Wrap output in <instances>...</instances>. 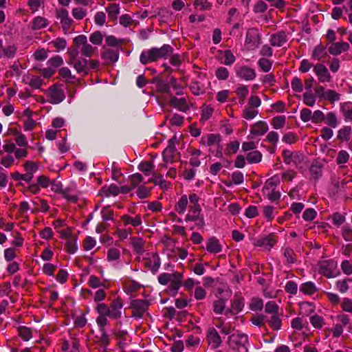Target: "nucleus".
Returning a JSON list of instances; mask_svg holds the SVG:
<instances>
[{"label": "nucleus", "instance_id": "obj_1", "mask_svg": "<svg viewBox=\"0 0 352 352\" xmlns=\"http://www.w3.org/2000/svg\"><path fill=\"white\" fill-rule=\"evenodd\" d=\"M173 52V48L168 44H164L161 47H153L141 53L140 61L146 65L160 59H166Z\"/></svg>", "mask_w": 352, "mask_h": 352}, {"label": "nucleus", "instance_id": "obj_2", "mask_svg": "<svg viewBox=\"0 0 352 352\" xmlns=\"http://www.w3.org/2000/svg\"><path fill=\"white\" fill-rule=\"evenodd\" d=\"M183 278L182 273L174 272L172 274L162 273L158 276V282L163 285L170 283L168 290L173 296H175L182 286V280Z\"/></svg>", "mask_w": 352, "mask_h": 352}, {"label": "nucleus", "instance_id": "obj_3", "mask_svg": "<svg viewBox=\"0 0 352 352\" xmlns=\"http://www.w3.org/2000/svg\"><path fill=\"white\" fill-rule=\"evenodd\" d=\"M69 60L68 64L72 65L78 74L82 77L89 74V67H88V60L84 58H79V52L78 49H69L68 50Z\"/></svg>", "mask_w": 352, "mask_h": 352}, {"label": "nucleus", "instance_id": "obj_4", "mask_svg": "<svg viewBox=\"0 0 352 352\" xmlns=\"http://www.w3.org/2000/svg\"><path fill=\"white\" fill-rule=\"evenodd\" d=\"M282 157L283 162L287 165H290L292 163L298 169H302L305 162V155L300 151H291L285 149L282 152Z\"/></svg>", "mask_w": 352, "mask_h": 352}, {"label": "nucleus", "instance_id": "obj_5", "mask_svg": "<svg viewBox=\"0 0 352 352\" xmlns=\"http://www.w3.org/2000/svg\"><path fill=\"white\" fill-rule=\"evenodd\" d=\"M230 347L237 352H248V337L244 333L232 334L228 337Z\"/></svg>", "mask_w": 352, "mask_h": 352}, {"label": "nucleus", "instance_id": "obj_6", "mask_svg": "<svg viewBox=\"0 0 352 352\" xmlns=\"http://www.w3.org/2000/svg\"><path fill=\"white\" fill-rule=\"evenodd\" d=\"M73 43L77 48L80 49L81 54L87 57H91L97 50L96 47L87 43V36L83 34L75 37Z\"/></svg>", "mask_w": 352, "mask_h": 352}, {"label": "nucleus", "instance_id": "obj_7", "mask_svg": "<svg viewBox=\"0 0 352 352\" xmlns=\"http://www.w3.org/2000/svg\"><path fill=\"white\" fill-rule=\"evenodd\" d=\"M45 94L50 98L49 102L53 104H58L65 98L64 90L56 84L50 87Z\"/></svg>", "mask_w": 352, "mask_h": 352}, {"label": "nucleus", "instance_id": "obj_8", "mask_svg": "<svg viewBox=\"0 0 352 352\" xmlns=\"http://www.w3.org/2000/svg\"><path fill=\"white\" fill-rule=\"evenodd\" d=\"M149 302L147 300H133L129 308L132 309V317L141 318L148 310Z\"/></svg>", "mask_w": 352, "mask_h": 352}, {"label": "nucleus", "instance_id": "obj_9", "mask_svg": "<svg viewBox=\"0 0 352 352\" xmlns=\"http://www.w3.org/2000/svg\"><path fill=\"white\" fill-rule=\"evenodd\" d=\"M120 50L118 48H107L103 46L101 52V58L104 60V65L111 66L118 61Z\"/></svg>", "mask_w": 352, "mask_h": 352}, {"label": "nucleus", "instance_id": "obj_10", "mask_svg": "<svg viewBox=\"0 0 352 352\" xmlns=\"http://www.w3.org/2000/svg\"><path fill=\"white\" fill-rule=\"evenodd\" d=\"M56 16L59 19L65 34L69 32L74 21L69 16L68 11L66 9H56Z\"/></svg>", "mask_w": 352, "mask_h": 352}, {"label": "nucleus", "instance_id": "obj_11", "mask_svg": "<svg viewBox=\"0 0 352 352\" xmlns=\"http://www.w3.org/2000/svg\"><path fill=\"white\" fill-rule=\"evenodd\" d=\"M124 302L121 297L118 296L109 305V317L113 320H118L122 317V309Z\"/></svg>", "mask_w": 352, "mask_h": 352}, {"label": "nucleus", "instance_id": "obj_12", "mask_svg": "<svg viewBox=\"0 0 352 352\" xmlns=\"http://www.w3.org/2000/svg\"><path fill=\"white\" fill-rule=\"evenodd\" d=\"M206 340L212 349L219 348L222 344L221 338L214 327H210L206 331Z\"/></svg>", "mask_w": 352, "mask_h": 352}, {"label": "nucleus", "instance_id": "obj_13", "mask_svg": "<svg viewBox=\"0 0 352 352\" xmlns=\"http://www.w3.org/2000/svg\"><path fill=\"white\" fill-rule=\"evenodd\" d=\"M173 140L174 138H172L169 140L168 146L162 153L163 160L165 163H173L179 157V153L173 144Z\"/></svg>", "mask_w": 352, "mask_h": 352}, {"label": "nucleus", "instance_id": "obj_14", "mask_svg": "<svg viewBox=\"0 0 352 352\" xmlns=\"http://www.w3.org/2000/svg\"><path fill=\"white\" fill-rule=\"evenodd\" d=\"M234 70L239 78L246 81L253 80L256 76L255 70L247 65L236 67Z\"/></svg>", "mask_w": 352, "mask_h": 352}, {"label": "nucleus", "instance_id": "obj_15", "mask_svg": "<svg viewBox=\"0 0 352 352\" xmlns=\"http://www.w3.org/2000/svg\"><path fill=\"white\" fill-rule=\"evenodd\" d=\"M245 43L250 48H256L261 43V35L256 28H250L247 31Z\"/></svg>", "mask_w": 352, "mask_h": 352}, {"label": "nucleus", "instance_id": "obj_16", "mask_svg": "<svg viewBox=\"0 0 352 352\" xmlns=\"http://www.w3.org/2000/svg\"><path fill=\"white\" fill-rule=\"evenodd\" d=\"M216 59L221 63L230 66L236 61V57L231 50H218Z\"/></svg>", "mask_w": 352, "mask_h": 352}, {"label": "nucleus", "instance_id": "obj_17", "mask_svg": "<svg viewBox=\"0 0 352 352\" xmlns=\"http://www.w3.org/2000/svg\"><path fill=\"white\" fill-rule=\"evenodd\" d=\"M314 72L318 78L320 82H330L331 76L327 68L322 64L318 63L314 66Z\"/></svg>", "mask_w": 352, "mask_h": 352}, {"label": "nucleus", "instance_id": "obj_18", "mask_svg": "<svg viewBox=\"0 0 352 352\" xmlns=\"http://www.w3.org/2000/svg\"><path fill=\"white\" fill-rule=\"evenodd\" d=\"M144 265L146 268L155 273L160 267V259L157 253L153 254L151 258H144Z\"/></svg>", "mask_w": 352, "mask_h": 352}, {"label": "nucleus", "instance_id": "obj_19", "mask_svg": "<svg viewBox=\"0 0 352 352\" xmlns=\"http://www.w3.org/2000/svg\"><path fill=\"white\" fill-rule=\"evenodd\" d=\"M277 242L274 234H270L267 236L257 239L254 243L256 246L264 247L266 249H271Z\"/></svg>", "mask_w": 352, "mask_h": 352}, {"label": "nucleus", "instance_id": "obj_20", "mask_svg": "<svg viewBox=\"0 0 352 352\" xmlns=\"http://www.w3.org/2000/svg\"><path fill=\"white\" fill-rule=\"evenodd\" d=\"M268 129L267 122L261 120L251 126L250 133L255 136H261L263 135Z\"/></svg>", "mask_w": 352, "mask_h": 352}, {"label": "nucleus", "instance_id": "obj_21", "mask_svg": "<svg viewBox=\"0 0 352 352\" xmlns=\"http://www.w3.org/2000/svg\"><path fill=\"white\" fill-rule=\"evenodd\" d=\"M287 41L285 32L280 31L271 35L270 43L272 46L280 47Z\"/></svg>", "mask_w": 352, "mask_h": 352}, {"label": "nucleus", "instance_id": "obj_22", "mask_svg": "<svg viewBox=\"0 0 352 352\" xmlns=\"http://www.w3.org/2000/svg\"><path fill=\"white\" fill-rule=\"evenodd\" d=\"M169 103L170 106L183 112H186L189 109L186 100L184 98H177L171 95Z\"/></svg>", "mask_w": 352, "mask_h": 352}, {"label": "nucleus", "instance_id": "obj_23", "mask_svg": "<svg viewBox=\"0 0 352 352\" xmlns=\"http://www.w3.org/2000/svg\"><path fill=\"white\" fill-rule=\"evenodd\" d=\"M206 250L210 253L217 254L221 252L222 246L219 239L215 236H212L206 242Z\"/></svg>", "mask_w": 352, "mask_h": 352}, {"label": "nucleus", "instance_id": "obj_24", "mask_svg": "<svg viewBox=\"0 0 352 352\" xmlns=\"http://www.w3.org/2000/svg\"><path fill=\"white\" fill-rule=\"evenodd\" d=\"M120 221L124 226L131 225L133 227H138L142 223V218L140 214H137L133 217L129 214H124L121 216Z\"/></svg>", "mask_w": 352, "mask_h": 352}, {"label": "nucleus", "instance_id": "obj_25", "mask_svg": "<svg viewBox=\"0 0 352 352\" xmlns=\"http://www.w3.org/2000/svg\"><path fill=\"white\" fill-rule=\"evenodd\" d=\"M311 178L317 181L322 175V165L318 161H314L309 167Z\"/></svg>", "mask_w": 352, "mask_h": 352}, {"label": "nucleus", "instance_id": "obj_26", "mask_svg": "<svg viewBox=\"0 0 352 352\" xmlns=\"http://www.w3.org/2000/svg\"><path fill=\"white\" fill-rule=\"evenodd\" d=\"M350 46L347 43H334L329 48V52L333 55H339L346 52Z\"/></svg>", "mask_w": 352, "mask_h": 352}, {"label": "nucleus", "instance_id": "obj_27", "mask_svg": "<svg viewBox=\"0 0 352 352\" xmlns=\"http://www.w3.org/2000/svg\"><path fill=\"white\" fill-rule=\"evenodd\" d=\"M328 56L326 47L320 44L315 47L311 54V58L317 60H323Z\"/></svg>", "mask_w": 352, "mask_h": 352}, {"label": "nucleus", "instance_id": "obj_28", "mask_svg": "<svg viewBox=\"0 0 352 352\" xmlns=\"http://www.w3.org/2000/svg\"><path fill=\"white\" fill-rule=\"evenodd\" d=\"M130 240L133 250L138 254H142L144 252L145 241L140 237L135 236L131 237Z\"/></svg>", "mask_w": 352, "mask_h": 352}, {"label": "nucleus", "instance_id": "obj_29", "mask_svg": "<svg viewBox=\"0 0 352 352\" xmlns=\"http://www.w3.org/2000/svg\"><path fill=\"white\" fill-rule=\"evenodd\" d=\"M23 168L26 171L25 175H29L28 183H30L34 177V173L38 169V165L33 162L26 161L23 164Z\"/></svg>", "mask_w": 352, "mask_h": 352}, {"label": "nucleus", "instance_id": "obj_30", "mask_svg": "<svg viewBox=\"0 0 352 352\" xmlns=\"http://www.w3.org/2000/svg\"><path fill=\"white\" fill-rule=\"evenodd\" d=\"M151 82L153 83H156V87L159 92L162 94H167L171 96L170 85L168 83L165 82L162 80L156 77L153 78Z\"/></svg>", "mask_w": 352, "mask_h": 352}, {"label": "nucleus", "instance_id": "obj_31", "mask_svg": "<svg viewBox=\"0 0 352 352\" xmlns=\"http://www.w3.org/2000/svg\"><path fill=\"white\" fill-rule=\"evenodd\" d=\"M201 206H190L189 213L186 214L185 221H197L198 217L201 216Z\"/></svg>", "mask_w": 352, "mask_h": 352}, {"label": "nucleus", "instance_id": "obj_32", "mask_svg": "<svg viewBox=\"0 0 352 352\" xmlns=\"http://www.w3.org/2000/svg\"><path fill=\"white\" fill-rule=\"evenodd\" d=\"M267 322L274 331H278L281 329L282 320L280 318L278 313L272 314Z\"/></svg>", "mask_w": 352, "mask_h": 352}, {"label": "nucleus", "instance_id": "obj_33", "mask_svg": "<svg viewBox=\"0 0 352 352\" xmlns=\"http://www.w3.org/2000/svg\"><path fill=\"white\" fill-rule=\"evenodd\" d=\"M48 25L47 20L43 16H36L32 21L31 28L32 30H38L45 28Z\"/></svg>", "mask_w": 352, "mask_h": 352}, {"label": "nucleus", "instance_id": "obj_34", "mask_svg": "<svg viewBox=\"0 0 352 352\" xmlns=\"http://www.w3.org/2000/svg\"><path fill=\"white\" fill-rule=\"evenodd\" d=\"M244 298L240 296L235 295L231 302V307L237 314L241 312L244 307Z\"/></svg>", "mask_w": 352, "mask_h": 352}, {"label": "nucleus", "instance_id": "obj_35", "mask_svg": "<svg viewBox=\"0 0 352 352\" xmlns=\"http://www.w3.org/2000/svg\"><path fill=\"white\" fill-rule=\"evenodd\" d=\"M188 204V201L187 196L186 195H184L175 204L174 209L179 214H183L186 210Z\"/></svg>", "mask_w": 352, "mask_h": 352}, {"label": "nucleus", "instance_id": "obj_36", "mask_svg": "<svg viewBox=\"0 0 352 352\" xmlns=\"http://www.w3.org/2000/svg\"><path fill=\"white\" fill-rule=\"evenodd\" d=\"M105 41L108 46L118 48L119 50L122 49V46L124 43V40L118 39L116 36L112 35L107 36L105 38Z\"/></svg>", "mask_w": 352, "mask_h": 352}, {"label": "nucleus", "instance_id": "obj_37", "mask_svg": "<svg viewBox=\"0 0 352 352\" xmlns=\"http://www.w3.org/2000/svg\"><path fill=\"white\" fill-rule=\"evenodd\" d=\"M106 10L108 13V16L110 20L113 21L117 20L118 15L120 13V6L116 3L110 4Z\"/></svg>", "mask_w": 352, "mask_h": 352}, {"label": "nucleus", "instance_id": "obj_38", "mask_svg": "<svg viewBox=\"0 0 352 352\" xmlns=\"http://www.w3.org/2000/svg\"><path fill=\"white\" fill-rule=\"evenodd\" d=\"M351 133V127L349 126H345L338 131L337 138L340 142H348L350 139Z\"/></svg>", "mask_w": 352, "mask_h": 352}, {"label": "nucleus", "instance_id": "obj_39", "mask_svg": "<svg viewBox=\"0 0 352 352\" xmlns=\"http://www.w3.org/2000/svg\"><path fill=\"white\" fill-rule=\"evenodd\" d=\"M270 124L274 129H283L286 124V118L285 116H275L271 120Z\"/></svg>", "mask_w": 352, "mask_h": 352}, {"label": "nucleus", "instance_id": "obj_40", "mask_svg": "<svg viewBox=\"0 0 352 352\" xmlns=\"http://www.w3.org/2000/svg\"><path fill=\"white\" fill-rule=\"evenodd\" d=\"M300 291L307 295H312L316 291V287L312 282H306L302 283L300 287Z\"/></svg>", "mask_w": 352, "mask_h": 352}, {"label": "nucleus", "instance_id": "obj_41", "mask_svg": "<svg viewBox=\"0 0 352 352\" xmlns=\"http://www.w3.org/2000/svg\"><path fill=\"white\" fill-rule=\"evenodd\" d=\"M19 336L25 341L30 340L32 337V329L25 326H20L17 327Z\"/></svg>", "mask_w": 352, "mask_h": 352}, {"label": "nucleus", "instance_id": "obj_42", "mask_svg": "<svg viewBox=\"0 0 352 352\" xmlns=\"http://www.w3.org/2000/svg\"><path fill=\"white\" fill-rule=\"evenodd\" d=\"M232 181L231 182H226L225 184L227 186H231L232 184L239 185L243 182L244 177L243 174L240 171H235L232 173Z\"/></svg>", "mask_w": 352, "mask_h": 352}, {"label": "nucleus", "instance_id": "obj_43", "mask_svg": "<svg viewBox=\"0 0 352 352\" xmlns=\"http://www.w3.org/2000/svg\"><path fill=\"white\" fill-rule=\"evenodd\" d=\"M249 308L253 311H261L263 308V300L258 297H254L251 299Z\"/></svg>", "mask_w": 352, "mask_h": 352}, {"label": "nucleus", "instance_id": "obj_44", "mask_svg": "<svg viewBox=\"0 0 352 352\" xmlns=\"http://www.w3.org/2000/svg\"><path fill=\"white\" fill-rule=\"evenodd\" d=\"M284 256L286 258V265H292L296 261V254L291 248H286L284 250Z\"/></svg>", "mask_w": 352, "mask_h": 352}, {"label": "nucleus", "instance_id": "obj_45", "mask_svg": "<svg viewBox=\"0 0 352 352\" xmlns=\"http://www.w3.org/2000/svg\"><path fill=\"white\" fill-rule=\"evenodd\" d=\"M262 153L258 151H254L248 153L246 159L250 164H257L262 160Z\"/></svg>", "mask_w": 352, "mask_h": 352}, {"label": "nucleus", "instance_id": "obj_46", "mask_svg": "<svg viewBox=\"0 0 352 352\" xmlns=\"http://www.w3.org/2000/svg\"><path fill=\"white\" fill-rule=\"evenodd\" d=\"M329 265L328 261H325L322 262L319 267L320 273L328 278L335 276Z\"/></svg>", "mask_w": 352, "mask_h": 352}, {"label": "nucleus", "instance_id": "obj_47", "mask_svg": "<svg viewBox=\"0 0 352 352\" xmlns=\"http://www.w3.org/2000/svg\"><path fill=\"white\" fill-rule=\"evenodd\" d=\"M228 69L223 66H220L215 70V76L219 80H226L229 78Z\"/></svg>", "mask_w": 352, "mask_h": 352}, {"label": "nucleus", "instance_id": "obj_48", "mask_svg": "<svg viewBox=\"0 0 352 352\" xmlns=\"http://www.w3.org/2000/svg\"><path fill=\"white\" fill-rule=\"evenodd\" d=\"M226 308V300L220 298L213 302V311L217 314H221Z\"/></svg>", "mask_w": 352, "mask_h": 352}, {"label": "nucleus", "instance_id": "obj_49", "mask_svg": "<svg viewBox=\"0 0 352 352\" xmlns=\"http://www.w3.org/2000/svg\"><path fill=\"white\" fill-rule=\"evenodd\" d=\"M142 285L133 280H126L124 283V288L128 292H135L141 288Z\"/></svg>", "mask_w": 352, "mask_h": 352}, {"label": "nucleus", "instance_id": "obj_50", "mask_svg": "<svg viewBox=\"0 0 352 352\" xmlns=\"http://www.w3.org/2000/svg\"><path fill=\"white\" fill-rule=\"evenodd\" d=\"M129 181L132 189L138 187L139 184L143 181V177L140 173H135L129 177Z\"/></svg>", "mask_w": 352, "mask_h": 352}, {"label": "nucleus", "instance_id": "obj_51", "mask_svg": "<svg viewBox=\"0 0 352 352\" xmlns=\"http://www.w3.org/2000/svg\"><path fill=\"white\" fill-rule=\"evenodd\" d=\"M88 285L89 287L96 289L100 287H103L104 288H107V287L105 285V284L100 280L99 278L94 275H91L89 277V279L88 280Z\"/></svg>", "mask_w": 352, "mask_h": 352}, {"label": "nucleus", "instance_id": "obj_52", "mask_svg": "<svg viewBox=\"0 0 352 352\" xmlns=\"http://www.w3.org/2000/svg\"><path fill=\"white\" fill-rule=\"evenodd\" d=\"M324 121L327 125L333 128H336L338 125V120L333 112H329L326 116H324Z\"/></svg>", "mask_w": 352, "mask_h": 352}, {"label": "nucleus", "instance_id": "obj_53", "mask_svg": "<svg viewBox=\"0 0 352 352\" xmlns=\"http://www.w3.org/2000/svg\"><path fill=\"white\" fill-rule=\"evenodd\" d=\"M258 65L264 72H268L272 69V62L267 58H261L258 60Z\"/></svg>", "mask_w": 352, "mask_h": 352}, {"label": "nucleus", "instance_id": "obj_54", "mask_svg": "<svg viewBox=\"0 0 352 352\" xmlns=\"http://www.w3.org/2000/svg\"><path fill=\"white\" fill-rule=\"evenodd\" d=\"M248 89L245 85H240L237 89H236V94L239 97V102L243 104L245 101V99L246 96L248 94Z\"/></svg>", "mask_w": 352, "mask_h": 352}, {"label": "nucleus", "instance_id": "obj_55", "mask_svg": "<svg viewBox=\"0 0 352 352\" xmlns=\"http://www.w3.org/2000/svg\"><path fill=\"white\" fill-rule=\"evenodd\" d=\"M153 168L154 164L153 162L148 161L142 162L138 165V169L142 171L146 175H148Z\"/></svg>", "mask_w": 352, "mask_h": 352}, {"label": "nucleus", "instance_id": "obj_56", "mask_svg": "<svg viewBox=\"0 0 352 352\" xmlns=\"http://www.w3.org/2000/svg\"><path fill=\"white\" fill-rule=\"evenodd\" d=\"M278 140L279 135L278 133L274 131L269 132L265 138V141L269 142L274 147L276 146Z\"/></svg>", "mask_w": 352, "mask_h": 352}, {"label": "nucleus", "instance_id": "obj_57", "mask_svg": "<svg viewBox=\"0 0 352 352\" xmlns=\"http://www.w3.org/2000/svg\"><path fill=\"white\" fill-rule=\"evenodd\" d=\"M33 204L38 206V210H40V211H42V212H47L49 210V206L47 205V203L45 200L44 199H41L38 197H36L34 201H33Z\"/></svg>", "mask_w": 352, "mask_h": 352}, {"label": "nucleus", "instance_id": "obj_58", "mask_svg": "<svg viewBox=\"0 0 352 352\" xmlns=\"http://www.w3.org/2000/svg\"><path fill=\"white\" fill-rule=\"evenodd\" d=\"M279 307L274 301H269L265 306V311L267 314H276L278 313Z\"/></svg>", "mask_w": 352, "mask_h": 352}, {"label": "nucleus", "instance_id": "obj_59", "mask_svg": "<svg viewBox=\"0 0 352 352\" xmlns=\"http://www.w3.org/2000/svg\"><path fill=\"white\" fill-rule=\"evenodd\" d=\"M310 322L316 329H321L324 324V319L317 314L311 316Z\"/></svg>", "mask_w": 352, "mask_h": 352}, {"label": "nucleus", "instance_id": "obj_60", "mask_svg": "<svg viewBox=\"0 0 352 352\" xmlns=\"http://www.w3.org/2000/svg\"><path fill=\"white\" fill-rule=\"evenodd\" d=\"M325 100H328L331 103H333L336 101L340 100V94L335 91L334 90L329 89L325 93Z\"/></svg>", "mask_w": 352, "mask_h": 352}, {"label": "nucleus", "instance_id": "obj_61", "mask_svg": "<svg viewBox=\"0 0 352 352\" xmlns=\"http://www.w3.org/2000/svg\"><path fill=\"white\" fill-rule=\"evenodd\" d=\"M120 257V250L116 248H111L108 250L107 259L109 261H118Z\"/></svg>", "mask_w": 352, "mask_h": 352}, {"label": "nucleus", "instance_id": "obj_62", "mask_svg": "<svg viewBox=\"0 0 352 352\" xmlns=\"http://www.w3.org/2000/svg\"><path fill=\"white\" fill-rule=\"evenodd\" d=\"M265 316L263 314L253 315L250 319L252 323L259 327L265 326Z\"/></svg>", "mask_w": 352, "mask_h": 352}, {"label": "nucleus", "instance_id": "obj_63", "mask_svg": "<svg viewBox=\"0 0 352 352\" xmlns=\"http://www.w3.org/2000/svg\"><path fill=\"white\" fill-rule=\"evenodd\" d=\"M298 140V137L292 132H289L285 134L283 137V142L289 144H295Z\"/></svg>", "mask_w": 352, "mask_h": 352}, {"label": "nucleus", "instance_id": "obj_64", "mask_svg": "<svg viewBox=\"0 0 352 352\" xmlns=\"http://www.w3.org/2000/svg\"><path fill=\"white\" fill-rule=\"evenodd\" d=\"M341 233L343 239L346 241H352V229L349 226L342 228Z\"/></svg>", "mask_w": 352, "mask_h": 352}]
</instances>
